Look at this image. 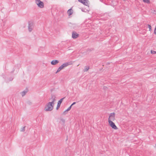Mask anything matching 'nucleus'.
<instances>
[{"mask_svg": "<svg viewBox=\"0 0 156 156\" xmlns=\"http://www.w3.org/2000/svg\"><path fill=\"white\" fill-rule=\"evenodd\" d=\"M79 1L86 6H88L89 1L87 0H79Z\"/></svg>", "mask_w": 156, "mask_h": 156, "instance_id": "7", "label": "nucleus"}, {"mask_svg": "<svg viewBox=\"0 0 156 156\" xmlns=\"http://www.w3.org/2000/svg\"><path fill=\"white\" fill-rule=\"evenodd\" d=\"M67 13L70 16L73 14V10L71 9H69L68 10Z\"/></svg>", "mask_w": 156, "mask_h": 156, "instance_id": "11", "label": "nucleus"}, {"mask_svg": "<svg viewBox=\"0 0 156 156\" xmlns=\"http://www.w3.org/2000/svg\"><path fill=\"white\" fill-rule=\"evenodd\" d=\"M147 26H148V28L149 29V31H151V27L150 25L147 24Z\"/></svg>", "mask_w": 156, "mask_h": 156, "instance_id": "17", "label": "nucleus"}, {"mask_svg": "<svg viewBox=\"0 0 156 156\" xmlns=\"http://www.w3.org/2000/svg\"><path fill=\"white\" fill-rule=\"evenodd\" d=\"M34 27V25L33 23L32 22H29V24L28 26V30L30 32H31Z\"/></svg>", "mask_w": 156, "mask_h": 156, "instance_id": "4", "label": "nucleus"}, {"mask_svg": "<svg viewBox=\"0 0 156 156\" xmlns=\"http://www.w3.org/2000/svg\"><path fill=\"white\" fill-rule=\"evenodd\" d=\"M25 126H24V127H23L22 128V129H21V131H23H23H25Z\"/></svg>", "mask_w": 156, "mask_h": 156, "instance_id": "18", "label": "nucleus"}, {"mask_svg": "<svg viewBox=\"0 0 156 156\" xmlns=\"http://www.w3.org/2000/svg\"><path fill=\"white\" fill-rule=\"evenodd\" d=\"M143 1L144 2L147 3H150V0H143Z\"/></svg>", "mask_w": 156, "mask_h": 156, "instance_id": "16", "label": "nucleus"}, {"mask_svg": "<svg viewBox=\"0 0 156 156\" xmlns=\"http://www.w3.org/2000/svg\"><path fill=\"white\" fill-rule=\"evenodd\" d=\"M154 34H156V26L155 27V28L154 29Z\"/></svg>", "mask_w": 156, "mask_h": 156, "instance_id": "19", "label": "nucleus"}, {"mask_svg": "<svg viewBox=\"0 0 156 156\" xmlns=\"http://www.w3.org/2000/svg\"><path fill=\"white\" fill-rule=\"evenodd\" d=\"M55 97L53 98V96H52V101L51 102H49L46 105L44 108V110L45 111H50L53 109V108L54 102L55 100Z\"/></svg>", "mask_w": 156, "mask_h": 156, "instance_id": "1", "label": "nucleus"}, {"mask_svg": "<svg viewBox=\"0 0 156 156\" xmlns=\"http://www.w3.org/2000/svg\"><path fill=\"white\" fill-rule=\"evenodd\" d=\"M115 119V113H112L110 114L109 117L108 119V121L111 120V121H114Z\"/></svg>", "mask_w": 156, "mask_h": 156, "instance_id": "3", "label": "nucleus"}, {"mask_svg": "<svg viewBox=\"0 0 156 156\" xmlns=\"http://www.w3.org/2000/svg\"><path fill=\"white\" fill-rule=\"evenodd\" d=\"M64 98H61L60 100L58 102V104L57 105V106L56 107V109H58L60 107V105L62 102L63 99Z\"/></svg>", "mask_w": 156, "mask_h": 156, "instance_id": "9", "label": "nucleus"}, {"mask_svg": "<svg viewBox=\"0 0 156 156\" xmlns=\"http://www.w3.org/2000/svg\"><path fill=\"white\" fill-rule=\"evenodd\" d=\"M76 103V102H74L73 103V104L70 106H71V107H72V106L74 105H75V104Z\"/></svg>", "mask_w": 156, "mask_h": 156, "instance_id": "20", "label": "nucleus"}, {"mask_svg": "<svg viewBox=\"0 0 156 156\" xmlns=\"http://www.w3.org/2000/svg\"><path fill=\"white\" fill-rule=\"evenodd\" d=\"M89 69V66H86L85 68L84 69V71L86 72Z\"/></svg>", "mask_w": 156, "mask_h": 156, "instance_id": "15", "label": "nucleus"}, {"mask_svg": "<svg viewBox=\"0 0 156 156\" xmlns=\"http://www.w3.org/2000/svg\"><path fill=\"white\" fill-rule=\"evenodd\" d=\"M36 3L38 6L41 8H43L44 7L43 2L40 0H36Z\"/></svg>", "mask_w": 156, "mask_h": 156, "instance_id": "2", "label": "nucleus"}, {"mask_svg": "<svg viewBox=\"0 0 156 156\" xmlns=\"http://www.w3.org/2000/svg\"><path fill=\"white\" fill-rule=\"evenodd\" d=\"M27 92V91H23L21 93V95L23 97V96L24 95H25L26 94V93Z\"/></svg>", "mask_w": 156, "mask_h": 156, "instance_id": "14", "label": "nucleus"}, {"mask_svg": "<svg viewBox=\"0 0 156 156\" xmlns=\"http://www.w3.org/2000/svg\"><path fill=\"white\" fill-rule=\"evenodd\" d=\"M71 106H69V107L68 108V109H67V110H66L65 111H64V112L63 114H66V112H68V111H69V110H70V109H71Z\"/></svg>", "mask_w": 156, "mask_h": 156, "instance_id": "13", "label": "nucleus"}, {"mask_svg": "<svg viewBox=\"0 0 156 156\" xmlns=\"http://www.w3.org/2000/svg\"><path fill=\"white\" fill-rule=\"evenodd\" d=\"M59 61L58 60H53L51 62V64L52 65H55Z\"/></svg>", "mask_w": 156, "mask_h": 156, "instance_id": "10", "label": "nucleus"}, {"mask_svg": "<svg viewBox=\"0 0 156 156\" xmlns=\"http://www.w3.org/2000/svg\"><path fill=\"white\" fill-rule=\"evenodd\" d=\"M109 124L111 126L113 129H117L118 128L117 126H115V124L111 120L108 121Z\"/></svg>", "mask_w": 156, "mask_h": 156, "instance_id": "5", "label": "nucleus"}, {"mask_svg": "<svg viewBox=\"0 0 156 156\" xmlns=\"http://www.w3.org/2000/svg\"><path fill=\"white\" fill-rule=\"evenodd\" d=\"M79 36V35L76 31H73L72 33V37L73 39L77 38Z\"/></svg>", "mask_w": 156, "mask_h": 156, "instance_id": "6", "label": "nucleus"}, {"mask_svg": "<svg viewBox=\"0 0 156 156\" xmlns=\"http://www.w3.org/2000/svg\"><path fill=\"white\" fill-rule=\"evenodd\" d=\"M63 67L62 65H61L58 69L57 71L56 72V73H57L58 72L60 71L61 70H62L63 69Z\"/></svg>", "mask_w": 156, "mask_h": 156, "instance_id": "12", "label": "nucleus"}, {"mask_svg": "<svg viewBox=\"0 0 156 156\" xmlns=\"http://www.w3.org/2000/svg\"><path fill=\"white\" fill-rule=\"evenodd\" d=\"M72 64V63L71 62H69L65 63L61 65L63 67V68L67 66Z\"/></svg>", "mask_w": 156, "mask_h": 156, "instance_id": "8", "label": "nucleus"}]
</instances>
